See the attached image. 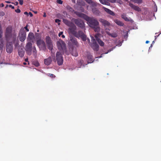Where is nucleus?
Listing matches in <instances>:
<instances>
[{
	"instance_id": "obj_42",
	"label": "nucleus",
	"mask_w": 161,
	"mask_h": 161,
	"mask_svg": "<svg viewBox=\"0 0 161 161\" xmlns=\"http://www.w3.org/2000/svg\"><path fill=\"white\" fill-rule=\"evenodd\" d=\"M34 65L36 67H38L39 66V63L38 62H36L34 63Z\"/></svg>"
},
{
	"instance_id": "obj_23",
	"label": "nucleus",
	"mask_w": 161,
	"mask_h": 161,
	"mask_svg": "<svg viewBox=\"0 0 161 161\" xmlns=\"http://www.w3.org/2000/svg\"><path fill=\"white\" fill-rule=\"evenodd\" d=\"M114 22L119 26H123L124 25V24L122 22L117 19L114 20Z\"/></svg>"
},
{
	"instance_id": "obj_61",
	"label": "nucleus",
	"mask_w": 161,
	"mask_h": 161,
	"mask_svg": "<svg viewBox=\"0 0 161 161\" xmlns=\"http://www.w3.org/2000/svg\"><path fill=\"white\" fill-rule=\"evenodd\" d=\"M37 13V12H35V13H36V14Z\"/></svg>"
},
{
	"instance_id": "obj_17",
	"label": "nucleus",
	"mask_w": 161,
	"mask_h": 161,
	"mask_svg": "<svg viewBox=\"0 0 161 161\" xmlns=\"http://www.w3.org/2000/svg\"><path fill=\"white\" fill-rule=\"evenodd\" d=\"M129 5L135 11L139 12L141 11V9L137 6H136L133 4L129 3Z\"/></svg>"
},
{
	"instance_id": "obj_21",
	"label": "nucleus",
	"mask_w": 161,
	"mask_h": 161,
	"mask_svg": "<svg viewBox=\"0 0 161 161\" xmlns=\"http://www.w3.org/2000/svg\"><path fill=\"white\" fill-rule=\"evenodd\" d=\"M87 60L88 63H92L94 61V58L93 56L91 54H89L87 56Z\"/></svg>"
},
{
	"instance_id": "obj_33",
	"label": "nucleus",
	"mask_w": 161,
	"mask_h": 161,
	"mask_svg": "<svg viewBox=\"0 0 161 161\" xmlns=\"http://www.w3.org/2000/svg\"><path fill=\"white\" fill-rule=\"evenodd\" d=\"M48 76H49L51 78H53V77H55V76L53 74H48Z\"/></svg>"
},
{
	"instance_id": "obj_27",
	"label": "nucleus",
	"mask_w": 161,
	"mask_h": 161,
	"mask_svg": "<svg viewBox=\"0 0 161 161\" xmlns=\"http://www.w3.org/2000/svg\"><path fill=\"white\" fill-rule=\"evenodd\" d=\"M131 1L136 3L141 4L142 3V0H130Z\"/></svg>"
},
{
	"instance_id": "obj_25",
	"label": "nucleus",
	"mask_w": 161,
	"mask_h": 161,
	"mask_svg": "<svg viewBox=\"0 0 161 161\" xmlns=\"http://www.w3.org/2000/svg\"><path fill=\"white\" fill-rule=\"evenodd\" d=\"M100 3L103 4H105L107 5H109L110 4L109 3L106 1V0H99Z\"/></svg>"
},
{
	"instance_id": "obj_12",
	"label": "nucleus",
	"mask_w": 161,
	"mask_h": 161,
	"mask_svg": "<svg viewBox=\"0 0 161 161\" xmlns=\"http://www.w3.org/2000/svg\"><path fill=\"white\" fill-rule=\"evenodd\" d=\"M6 46V51L9 53H11L13 50V44L12 42L7 41Z\"/></svg>"
},
{
	"instance_id": "obj_16",
	"label": "nucleus",
	"mask_w": 161,
	"mask_h": 161,
	"mask_svg": "<svg viewBox=\"0 0 161 161\" xmlns=\"http://www.w3.org/2000/svg\"><path fill=\"white\" fill-rule=\"evenodd\" d=\"M69 40L72 42L73 44L78 47V43L76 39L74 37L70 36L69 37Z\"/></svg>"
},
{
	"instance_id": "obj_49",
	"label": "nucleus",
	"mask_w": 161,
	"mask_h": 161,
	"mask_svg": "<svg viewBox=\"0 0 161 161\" xmlns=\"http://www.w3.org/2000/svg\"><path fill=\"white\" fill-rule=\"evenodd\" d=\"M112 50V49H109V50H108V51L107 53H105V54H107L108 53L110 52Z\"/></svg>"
},
{
	"instance_id": "obj_45",
	"label": "nucleus",
	"mask_w": 161,
	"mask_h": 161,
	"mask_svg": "<svg viewBox=\"0 0 161 161\" xmlns=\"http://www.w3.org/2000/svg\"><path fill=\"white\" fill-rule=\"evenodd\" d=\"M12 4H14L15 5H18L19 3L18 2H16L14 3H11Z\"/></svg>"
},
{
	"instance_id": "obj_53",
	"label": "nucleus",
	"mask_w": 161,
	"mask_h": 161,
	"mask_svg": "<svg viewBox=\"0 0 161 161\" xmlns=\"http://www.w3.org/2000/svg\"><path fill=\"white\" fill-rule=\"evenodd\" d=\"M5 2L7 3H11V2H10V1H5Z\"/></svg>"
},
{
	"instance_id": "obj_20",
	"label": "nucleus",
	"mask_w": 161,
	"mask_h": 161,
	"mask_svg": "<svg viewBox=\"0 0 161 161\" xmlns=\"http://www.w3.org/2000/svg\"><path fill=\"white\" fill-rule=\"evenodd\" d=\"M121 17L122 19H124L125 21H130L132 20L129 17L128 18L126 14H123L121 15Z\"/></svg>"
},
{
	"instance_id": "obj_8",
	"label": "nucleus",
	"mask_w": 161,
	"mask_h": 161,
	"mask_svg": "<svg viewBox=\"0 0 161 161\" xmlns=\"http://www.w3.org/2000/svg\"><path fill=\"white\" fill-rule=\"evenodd\" d=\"M74 36L77 38L80 37L83 41H85L86 40V36L81 31H79L78 32L76 31Z\"/></svg>"
},
{
	"instance_id": "obj_51",
	"label": "nucleus",
	"mask_w": 161,
	"mask_h": 161,
	"mask_svg": "<svg viewBox=\"0 0 161 161\" xmlns=\"http://www.w3.org/2000/svg\"><path fill=\"white\" fill-rule=\"evenodd\" d=\"M43 16L44 17H46V15L45 13H44Z\"/></svg>"
},
{
	"instance_id": "obj_60",
	"label": "nucleus",
	"mask_w": 161,
	"mask_h": 161,
	"mask_svg": "<svg viewBox=\"0 0 161 161\" xmlns=\"http://www.w3.org/2000/svg\"><path fill=\"white\" fill-rule=\"evenodd\" d=\"M8 5H7L6 6V7H7L8 6Z\"/></svg>"
},
{
	"instance_id": "obj_43",
	"label": "nucleus",
	"mask_w": 161,
	"mask_h": 161,
	"mask_svg": "<svg viewBox=\"0 0 161 161\" xmlns=\"http://www.w3.org/2000/svg\"><path fill=\"white\" fill-rule=\"evenodd\" d=\"M23 28L24 29V30H25V29L27 31H29V29H28V25H27L26 26H25Z\"/></svg>"
},
{
	"instance_id": "obj_64",
	"label": "nucleus",
	"mask_w": 161,
	"mask_h": 161,
	"mask_svg": "<svg viewBox=\"0 0 161 161\" xmlns=\"http://www.w3.org/2000/svg\"><path fill=\"white\" fill-rule=\"evenodd\" d=\"M153 43H154V41H153Z\"/></svg>"
},
{
	"instance_id": "obj_7",
	"label": "nucleus",
	"mask_w": 161,
	"mask_h": 161,
	"mask_svg": "<svg viewBox=\"0 0 161 161\" xmlns=\"http://www.w3.org/2000/svg\"><path fill=\"white\" fill-rule=\"evenodd\" d=\"M56 59L58 65H62L63 63V58L62 55L59 52H57L56 53Z\"/></svg>"
},
{
	"instance_id": "obj_52",
	"label": "nucleus",
	"mask_w": 161,
	"mask_h": 161,
	"mask_svg": "<svg viewBox=\"0 0 161 161\" xmlns=\"http://www.w3.org/2000/svg\"><path fill=\"white\" fill-rule=\"evenodd\" d=\"M24 14H25L28 15V13L27 12H25Z\"/></svg>"
},
{
	"instance_id": "obj_13",
	"label": "nucleus",
	"mask_w": 161,
	"mask_h": 161,
	"mask_svg": "<svg viewBox=\"0 0 161 161\" xmlns=\"http://www.w3.org/2000/svg\"><path fill=\"white\" fill-rule=\"evenodd\" d=\"M101 36L102 35L101 34L99 33H97L95 35V37L96 41L99 44V45L102 47H103L104 46V43L100 39V38L101 37Z\"/></svg>"
},
{
	"instance_id": "obj_28",
	"label": "nucleus",
	"mask_w": 161,
	"mask_h": 161,
	"mask_svg": "<svg viewBox=\"0 0 161 161\" xmlns=\"http://www.w3.org/2000/svg\"><path fill=\"white\" fill-rule=\"evenodd\" d=\"M32 52L34 56H36V47H33L32 48Z\"/></svg>"
},
{
	"instance_id": "obj_47",
	"label": "nucleus",
	"mask_w": 161,
	"mask_h": 161,
	"mask_svg": "<svg viewBox=\"0 0 161 161\" xmlns=\"http://www.w3.org/2000/svg\"><path fill=\"white\" fill-rule=\"evenodd\" d=\"M63 33V32H62H62H60L59 33V34H58V36H61V35H62Z\"/></svg>"
},
{
	"instance_id": "obj_57",
	"label": "nucleus",
	"mask_w": 161,
	"mask_h": 161,
	"mask_svg": "<svg viewBox=\"0 0 161 161\" xmlns=\"http://www.w3.org/2000/svg\"><path fill=\"white\" fill-rule=\"evenodd\" d=\"M149 42V41H146V43H148V42Z\"/></svg>"
},
{
	"instance_id": "obj_22",
	"label": "nucleus",
	"mask_w": 161,
	"mask_h": 161,
	"mask_svg": "<svg viewBox=\"0 0 161 161\" xmlns=\"http://www.w3.org/2000/svg\"><path fill=\"white\" fill-rule=\"evenodd\" d=\"M92 12L95 14L99 15L100 12L98 9L96 8H93L92 9Z\"/></svg>"
},
{
	"instance_id": "obj_35",
	"label": "nucleus",
	"mask_w": 161,
	"mask_h": 161,
	"mask_svg": "<svg viewBox=\"0 0 161 161\" xmlns=\"http://www.w3.org/2000/svg\"><path fill=\"white\" fill-rule=\"evenodd\" d=\"M106 1L111 3H115L116 2V0H106Z\"/></svg>"
},
{
	"instance_id": "obj_41",
	"label": "nucleus",
	"mask_w": 161,
	"mask_h": 161,
	"mask_svg": "<svg viewBox=\"0 0 161 161\" xmlns=\"http://www.w3.org/2000/svg\"><path fill=\"white\" fill-rule=\"evenodd\" d=\"M3 31L2 30H0V38H1L2 36Z\"/></svg>"
},
{
	"instance_id": "obj_15",
	"label": "nucleus",
	"mask_w": 161,
	"mask_h": 161,
	"mask_svg": "<svg viewBox=\"0 0 161 161\" xmlns=\"http://www.w3.org/2000/svg\"><path fill=\"white\" fill-rule=\"evenodd\" d=\"M57 45L58 48L59 50L63 49V48L66 47V45L64 42L62 40L58 41L57 42Z\"/></svg>"
},
{
	"instance_id": "obj_40",
	"label": "nucleus",
	"mask_w": 161,
	"mask_h": 161,
	"mask_svg": "<svg viewBox=\"0 0 161 161\" xmlns=\"http://www.w3.org/2000/svg\"><path fill=\"white\" fill-rule=\"evenodd\" d=\"M15 11L17 13H20L21 12L20 9H19V8H17V9H15Z\"/></svg>"
},
{
	"instance_id": "obj_37",
	"label": "nucleus",
	"mask_w": 161,
	"mask_h": 161,
	"mask_svg": "<svg viewBox=\"0 0 161 161\" xmlns=\"http://www.w3.org/2000/svg\"><path fill=\"white\" fill-rule=\"evenodd\" d=\"M117 3L120 4H123V2L120 0H117Z\"/></svg>"
},
{
	"instance_id": "obj_4",
	"label": "nucleus",
	"mask_w": 161,
	"mask_h": 161,
	"mask_svg": "<svg viewBox=\"0 0 161 161\" xmlns=\"http://www.w3.org/2000/svg\"><path fill=\"white\" fill-rule=\"evenodd\" d=\"M36 44L41 50L45 51L46 49V46L45 42L41 39L36 41Z\"/></svg>"
},
{
	"instance_id": "obj_44",
	"label": "nucleus",
	"mask_w": 161,
	"mask_h": 161,
	"mask_svg": "<svg viewBox=\"0 0 161 161\" xmlns=\"http://www.w3.org/2000/svg\"><path fill=\"white\" fill-rule=\"evenodd\" d=\"M61 21V20L58 19H56L55 20V22L56 23H59Z\"/></svg>"
},
{
	"instance_id": "obj_34",
	"label": "nucleus",
	"mask_w": 161,
	"mask_h": 161,
	"mask_svg": "<svg viewBox=\"0 0 161 161\" xmlns=\"http://www.w3.org/2000/svg\"><path fill=\"white\" fill-rule=\"evenodd\" d=\"M109 14H110L111 15H112V16H114L115 15L114 13L111 10L110 11L109 13Z\"/></svg>"
},
{
	"instance_id": "obj_14",
	"label": "nucleus",
	"mask_w": 161,
	"mask_h": 161,
	"mask_svg": "<svg viewBox=\"0 0 161 161\" xmlns=\"http://www.w3.org/2000/svg\"><path fill=\"white\" fill-rule=\"evenodd\" d=\"M100 22L102 23L103 25L104 26L106 30L107 29L110 25V23L108 21L103 19H100L99 20Z\"/></svg>"
},
{
	"instance_id": "obj_50",
	"label": "nucleus",
	"mask_w": 161,
	"mask_h": 161,
	"mask_svg": "<svg viewBox=\"0 0 161 161\" xmlns=\"http://www.w3.org/2000/svg\"><path fill=\"white\" fill-rule=\"evenodd\" d=\"M18 45L19 43L18 42L16 43L14 45L15 47H16Z\"/></svg>"
},
{
	"instance_id": "obj_39",
	"label": "nucleus",
	"mask_w": 161,
	"mask_h": 161,
	"mask_svg": "<svg viewBox=\"0 0 161 161\" xmlns=\"http://www.w3.org/2000/svg\"><path fill=\"white\" fill-rule=\"evenodd\" d=\"M86 2L89 4H91L92 3V0H86Z\"/></svg>"
},
{
	"instance_id": "obj_54",
	"label": "nucleus",
	"mask_w": 161,
	"mask_h": 161,
	"mask_svg": "<svg viewBox=\"0 0 161 161\" xmlns=\"http://www.w3.org/2000/svg\"><path fill=\"white\" fill-rule=\"evenodd\" d=\"M4 15V12H2V14H1V15L2 16H3Z\"/></svg>"
},
{
	"instance_id": "obj_30",
	"label": "nucleus",
	"mask_w": 161,
	"mask_h": 161,
	"mask_svg": "<svg viewBox=\"0 0 161 161\" xmlns=\"http://www.w3.org/2000/svg\"><path fill=\"white\" fill-rule=\"evenodd\" d=\"M90 4L93 7H96L97 6V3L92 1Z\"/></svg>"
},
{
	"instance_id": "obj_31",
	"label": "nucleus",
	"mask_w": 161,
	"mask_h": 161,
	"mask_svg": "<svg viewBox=\"0 0 161 161\" xmlns=\"http://www.w3.org/2000/svg\"><path fill=\"white\" fill-rule=\"evenodd\" d=\"M104 10L106 12H107L108 14H109L110 11L111 10L110 9H109L108 8H104Z\"/></svg>"
},
{
	"instance_id": "obj_10",
	"label": "nucleus",
	"mask_w": 161,
	"mask_h": 161,
	"mask_svg": "<svg viewBox=\"0 0 161 161\" xmlns=\"http://www.w3.org/2000/svg\"><path fill=\"white\" fill-rule=\"evenodd\" d=\"M32 45L31 42H28L25 46V50L26 53L28 55H30L32 53Z\"/></svg>"
},
{
	"instance_id": "obj_56",
	"label": "nucleus",
	"mask_w": 161,
	"mask_h": 161,
	"mask_svg": "<svg viewBox=\"0 0 161 161\" xmlns=\"http://www.w3.org/2000/svg\"><path fill=\"white\" fill-rule=\"evenodd\" d=\"M62 38H65V36H64V35H62Z\"/></svg>"
},
{
	"instance_id": "obj_46",
	"label": "nucleus",
	"mask_w": 161,
	"mask_h": 161,
	"mask_svg": "<svg viewBox=\"0 0 161 161\" xmlns=\"http://www.w3.org/2000/svg\"><path fill=\"white\" fill-rule=\"evenodd\" d=\"M8 7L10 8H11L12 9H14V7L11 5H8Z\"/></svg>"
},
{
	"instance_id": "obj_58",
	"label": "nucleus",
	"mask_w": 161,
	"mask_h": 161,
	"mask_svg": "<svg viewBox=\"0 0 161 161\" xmlns=\"http://www.w3.org/2000/svg\"><path fill=\"white\" fill-rule=\"evenodd\" d=\"M1 5H2V7H3L4 6V4L3 3H2L1 4Z\"/></svg>"
},
{
	"instance_id": "obj_63",
	"label": "nucleus",
	"mask_w": 161,
	"mask_h": 161,
	"mask_svg": "<svg viewBox=\"0 0 161 161\" xmlns=\"http://www.w3.org/2000/svg\"><path fill=\"white\" fill-rule=\"evenodd\" d=\"M153 43H154V41H153Z\"/></svg>"
},
{
	"instance_id": "obj_9",
	"label": "nucleus",
	"mask_w": 161,
	"mask_h": 161,
	"mask_svg": "<svg viewBox=\"0 0 161 161\" xmlns=\"http://www.w3.org/2000/svg\"><path fill=\"white\" fill-rule=\"evenodd\" d=\"M45 41L48 49L52 50L53 49V44L51 38L49 36H46Z\"/></svg>"
},
{
	"instance_id": "obj_1",
	"label": "nucleus",
	"mask_w": 161,
	"mask_h": 161,
	"mask_svg": "<svg viewBox=\"0 0 161 161\" xmlns=\"http://www.w3.org/2000/svg\"><path fill=\"white\" fill-rule=\"evenodd\" d=\"M75 14L78 17L82 18L87 22L89 26L93 29L95 32H99L100 30L99 22L95 18L90 17L86 14L77 11L75 12Z\"/></svg>"
},
{
	"instance_id": "obj_38",
	"label": "nucleus",
	"mask_w": 161,
	"mask_h": 161,
	"mask_svg": "<svg viewBox=\"0 0 161 161\" xmlns=\"http://www.w3.org/2000/svg\"><path fill=\"white\" fill-rule=\"evenodd\" d=\"M20 5H22L23 4V0H18Z\"/></svg>"
},
{
	"instance_id": "obj_5",
	"label": "nucleus",
	"mask_w": 161,
	"mask_h": 161,
	"mask_svg": "<svg viewBox=\"0 0 161 161\" xmlns=\"http://www.w3.org/2000/svg\"><path fill=\"white\" fill-rule=\"evenodd\" d=\"M75 24L78 27L81 29L85 30V24L84 21L82 20L77 19H73Z\"/></svg>"
},
{
	"instance_id": "obj_2",
	"label": "nucleus",
	"mask_w": 161,
	"mask_h": 161,
	"mask_svg": "<svg viewBox=\"0 0 161 161\" xmlns=\"http://www.w3.org/2000/svg\"><path fill=\"white\" fill-rule=\"evenodd\" d=\"M12 30L13 27L11 26H8L6 28L5 33V37L6 41H9L11 38H13V41L15 40L16 34L14 33H12Z\"/></svg>"
},
{
	"instance_id": "obj_6",
	"label": "nucleus",
	"mask_w": 161,
	"mask_h": 161,
	"mask_svg": "<svg viewBox=\"0 0 161 161\" xmlns=\"http://www.w3.org/2000/svg\"><path fill=\"white\" fill-rule=\"evenodd\" d=\"M18 37L19 41L23 42L26 38V32L24 28H21L19 31Z\"/></svg>"
},
{
	"instance_id": "obj_24",
	"label": "nucleus",
	"mask_w": 161,
	"mask_h": 161,
	"mask_svg": "<svg viewBox=\"0 0 161 161\" xmlns=\"http://www.w3.org/2000/svg\"><path fill=\"white\" fill-rule=\"evenodd\" d=\"M25 52L22 49L19 50L18 51V54L19 56L21 57H23L24 55Z\"/></svg>"
},
{
	"instance_id": "obj_32",
	"label": "nucleus",
	"mask_w": 161,
	"mask_h": 161,
	"mask_svg": "<svg viewBox=\"0 0 161 161\" xmlns=\"http://www.w3.org/2000/svg\"><path fill=\"white\" fill-rule=\"evenodd\" d=\"M3 44L2 41H0V50L3 49Z\"/></svg>"
},
{
	"instance_id": "obj_48",
	"label": "nucleus",
	"mask_w": 161,
	"mask_h": 161,
	"mask_svg": "<svg viewBox=\"0 0 161 161\" xmlns=\"http://www.w3.org/2000/svg\"><path fill=\"white\" fill-rule=\"evenodd\" d=\"M29 14L30 15V16H31V17H32L33 16L31 12H30L29 13Z\"/></svg>"
},
{
	"instance_id": "obj_36",
	"label": "nucleus",
	"mask_w": 161,
	"mask_h": 161,
	"mask_svg": "<svg viewBox=\"0 0 161 161\" xmlns=\"http://www.w3.org/2000/svg\"><path fill=\"white\" fill-rule=\"evenodd\" d=\"M57 2L60 4H62L63 1L61 0H57Z\"/></svg>"
},
{
	"instance_id": "obj_11",
	"label": "nucleus",
	"mask_w": 161,
	"mask_h": 161,
	"mask_svg": "<svg viewBox=\"0 0 161 161\" xmlns=\"http://www.w3.org/2000/svg\"><path fill=\"white\" fill-rule=\"evenodd\" d=\"M92 42V44L91 45V47L93 49L96 51H97L99 50V46L97 43L96 40L93 36L91 37Z\"/></svg>"
},
{
	"instance_id": "obj_3",
	"label": "nucleus",
	"mask_w": 161,
	"mask_h": 161,
	"mask_svg": "<svg viewBox=\"0 0 161 161\" xmlns=\"http://www.w3.org/2000/svg\"><path fill=\"white\" fill-rule=\"evenodd\" d=\"M63 21L66 25L69 27L68 29V31L70 33L75 36L76 31L77 27L76 25L71 22L67 19H63Z\"/></svg>"
},
{
	"instance_id": "obj_62",
	"label": "nucleus",
	"mask_w": 161,
	"mask_h": 161,
	"mask_svg": "<svg viewBox=\"0 0 161 161\" xmlns=\"http://www.w3.org/2000/svg\"><path fill=\"white\" fill-rule=\"evenodd\" d=\"M155 39H156V37H157L156 36H155Z\"/></svg>"
},
{
	"instance_id": "obj_59",
	"label": "nucleus",
	"mask_w": 161,
	"mask_h": 161,
	"mask_svg": "<svg viewBox=\"0 0 161 161\" xmlns=\"http://www.w3.org/2000/svg\"><path fill=\"white\" fill-rule=\"evenodd\" d=\"M23 64L24 65H26V63L25 62H24V63H23Z\"/></svg>"
},
{
	"instance_id": "obj_19",
	"label": "nucleus",
	"mask_w": 161,
	"mask_h": 161,
	"mask_svg": "<svg viewBox=\"0 0 161 161\" xmlns=\"http://www.w3.org/2000/svg\"><path fill=\"white\" fill-rule=\"evenodd\" d=\"M52 59L51 57H49L48 58L45 59L44 60L45 64L47 65H50L52 62Z\"/></svg>"
},
{
	"instance_id": "obj_18",
	"label": "nucleus",
	"mask_w": 161,
	"mask_h": 161,
	"mask_svg": "<svg viewBox=\"0 0 161 161\" xmlns=\"http://www.w3.org/2000/svg\"><path fill=\"white\" fill-rule=\"evenodd\" d=\"M35 37L33 33L30 32L27 37V40L28 41H31L33 40Z\"/></svg>"
},
{
	"instance_id": "obj_55",
	"label": "nucleus",
	"mask_w": 161,
	"mask_h": 161,
	"mask_svg": "<svg viewBox=\"0 0 161 161\" xmlns=\"http://www.w3.org/2000/svg\"><path fill=\"white\" fill-rule=\"evenodd\" d=\"M28 59L27 58H25V62H27V61H28Z\"/></svg>"
},
{
	"instance_id": "obj_29",
	"label": "nucleus",
	"mask_w": 161,
	"mask_h": 161,
	"mask_svg": "<svg viewBox=\"0 0 161 161\" xmlns=\"http://www.w3.org/2000/svg\"><path fill=\"white\" fill-rule=\"evenodd\" d=\"M67 8L71 12H74L75 11H74V10L73 9V8L71 7L70 6H67Z\"/></svg>"
},
{
	"instance_id": "obj_26",
	"label": "nucleus",
	"mask_w": 161,
	"mask_h": 161,
	"mask_svg": "<svg viewBox=\"0 0 161 161\" xmlns=\"http://www.w3.org/2000/svg\"><path fill=\"white\" fill-rule=\"evenodd\" d=\"M72 54L73 56L75 57L77 56L78 54V53L77 52V51L76 50H73Z\"/></svg>"
}]
</instances>
